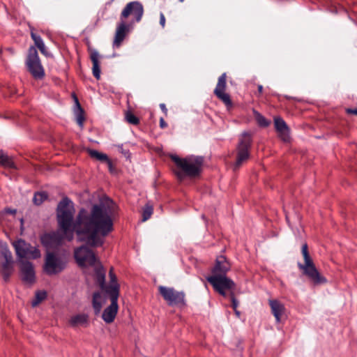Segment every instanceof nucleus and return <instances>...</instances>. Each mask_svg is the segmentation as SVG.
Listing matches in <instances>:
<instances>
[{
  "mask_svg": "<svg viewBox=\"0 0 357 357\" xmlns=\"http://www.w3.org/2000/svg\"><path fill=\"white\" fill-rule=\"evenodd\" d=\"M114 208V204L110 201L94 204L89 212L82 208L73 222V204L68 197H64L57 206L60 231L43 235L42 243L49 248H56L64 239L72 241L75 231L79 241L92 247L101 246L104 243L103 237L113 230Z\"/></svg>",
  "mask_w": 357,
  "mask_h": 357,
  "instance_id": "1",
  "label": "nucleus"
},
{
  "mask_svg": "<svg viewBox=\"0 0 357 357\" xmlns=\"http://www.w3.org/2000/svg\"><path fill=\"white\" fill-rule=\"evenodd\" d=\"M171 159L176 165L174 172L180 181L186 177H197L202 172L204 159L201 156L190 155L181 158L176 155H172Z\"/></svg>",
  "mask_w": 357,
  "mask_h": 357,
  "instance_id": "2",
  "label": "nucleus"
},
{
  "mask_svg": "<svg viewBox=\"0 0 357 357\" xmlns=\"http://www.w3.org/2000/svg\"><path fill=\"white\" fill-rule=\"evenodd\" d=\"M302 255L304 259V264L298 263V266L303 271V273L315 284L325 283L326 280L319 273L315 267L308 252V248L306 243L303 244L302 246Z\"/></svg>",
  "mask_w": 357,
  "mask_h": 357,
  "instance_id": "3",
  "label": "nucleus"
},
{
  "mask_svg": "<svg viewBox=\"0 0 357 357\" xmlns=\"http://www.w3.org/2000/svg\"><path fill=\"white\" fill-rule=\"evenodd\" d=\"M206 280L213 286L214 290L224 297L235 291V282L225 275H212L207 277Z\"/></svg>",
  "mask_w": 357,
  "mask_h": 357,
  "instance_id": "4",
  "label": "nucleus"
},
{
  "mask_svg": "<svg viewBox=\"0 0 357 357\" xmlns=\"http://www.w3.org/2000/svg\"><path fill=\"white\" fill-rule=\"evenodd\" d=\"M119 286L114 284L111 287H108L106 293L110 296L111 304L105 309L102 317L106 323H112L118 311L117 301L119 298Z\"/></svg>",
  "mask_w": 357,
  "mask_h": 357,
  "instance_id": "5",
  "label": "nucleus"
},
{
  "mask_svg": "<svg viewBox=\"0 0 357 357\" xmlns=\"http://www.w3.org/2000/svg\"><path fill=\"white\" fill-rule=\"evenodd\" d=\"M252 144V136L250 132H245L239 137L237 146V157L234 169L238 168L250 156L249 149Z\"/></svg>",
  "mask_w": 357,
  "mask_h": 357,
  "instance_id": "6",
  "label": "nucleus"
},
{
  "mask_svg": "<svg viewBox=\"0 0 357 357\" xmlns=\"http://www.w3.org/2000/svg\"><path fill=\"white\" fill-rule=\"evenodd\" d=\"M66 260L52 252H47L44 264V271L49 275L61 273L66 266Z\"/></svg>",
  "mask_w": 357,
  "mask_h": 357,
  "instance_id": "7",
  "label": "nucleus"
},
{
  "mask_svg": "<svg viewBox=\"0 0 357 357\" xmlns=\"http://www.w3.org/2000/svg\"><path fill=\"white\" fill-rule=\"evenodd\" d=\"M16 254L20 260L26 259H36L40 257L39 250L30 244L26 243L24 240H18L13 243Z\"/></svg>",
  "mask_w": 357,
  "mask_h": 357,
  "instance_id": "8",
  "label": "nucleus"
},
{
  "mask_svg": "<svg viewBox=\"0 0 357 357\" xmlns=\"http://www.w3.org/2000/svg\"><path fill=\"white\" fill-rule=\"evenodd\" d=\"M74 256L80 267L93 266L98 261L94 252L86 245L76 248Z\"/></svg>",
  "mask_w": 357,
  "mask_h": 357,
  "instance_id": "9",
  "label": "nucleus"
},
{
  "mask_svg": "<svg viewBox=\"0 0 357 357\" xmlns=\"http://www.w3.org/2000/svg\"><path fill=\"white\" fill-rule=\"evenodd\" d=\"M26 63L29 71L34 78L41 79L44 77V69L40 63L37 50L34 47L29 48Z\"/></svg>",
  "mask_w": 357,
  "mask_h": 357,
  "instance_id": "10",
  "label": "nucleus"
},
{
  "mask_svg": "<svg viewBox=\"0 0 357 357\" xmlns=\"http://www.w3.org/2000/svg\"><path fill=\"white\" fill-rule=\"evenodd\" d=\"M144 14L143 6L138 1H130L122 10L120 20L125 21L129 17H132L130 24L141 21Z\"/></svg>",
  "mask_w": 357,
  "mask_h": 357,
  "instance_id": "11",
  "label": "nucleus"
},
{
  "mask_svg": "<svg viewBox=\"0 0 357 357\" xmlns=\"http://www.w3.org/2000/svg\"><path fill=\"white\" fill-rule=\"evenodd\" d=\"M158 290L162 298L169 305H185V294L172 287L159 286Z\"/></svg>",
  "mask_w": 357,
  "mask_h": 357,
  "instance_id": "12",
  "label": "nucleus"
},
{
  "mask_svg": "<svg viewBox=\"0 0 357 357\" xmlns=\"http://www.w3.org/2000/svg\"><path fill=\"white\" fill-rule=\"evenodd\" d=\"M12 254L6 244H0V269L6 280L13 270Z\"/></svg>",
  "mask_w": 357,
  "mask_h": 357,
  "instance_id": "13",
  "label": "nucleus"
},
{
  "mask_svg": "<svg viewBox=\"0 0 357 357\" xmlns=\"http://www.w3.org/2000/svg\"><path fill=\"white\" fill-rule=\"evenodd\" d=\"M227 86V75L225 73H222L218 78L216 87L214 90V94L218 99L222 100L227 107H231L232 102L230 96L228 93H225Z\"/></svg>",
  "mask_w": 357,
  "mask_h": 357,
  "instance_id": "14",
  "label": "nucleus"
},
{
  "mask_svg": "<svg viewBox=\"0 0 357 357\" xmlns=\"http://www.w3.org/2000/svg\"><path fill=\"white\" fill-rule=\"evenodd\" d=\"M131 26V24H126L125 21L120 20V22L116 26L113 41V46L114 47H119L121 46L126 36L129 33Z\"/></svg>",
  "mask_w": 357,
  "mask_h": 357,
  "instance_id": "15",
  "label": "nucleus"
},
{
  "mask_svg": "<svg viewBox=\"0 0 357 357\" xmlns=\"http://www.w3.org/2000/svg\"><path fill=\"white\" fill-rule=\"evenodd\" d=\"M131 26V24H126L125 21L120 20V22L116 26L113 41V46L114 47H119L121 46L126 36L129 33Z\"/></svg>",
  "mask_w": 357,
  "mask_h": 357,
  "instance_id": "16",
  "label": "nucleus"
},
{
  "mask_svg": "<svg viewBox=\"0 0 357 357\" xmlns=\"http://www.w3.org/2000/svg\"><path fill=\"white\" fill-rule=\"evenodd\" d=\"M20 272L23 281L32 283L35 280V271L32 263L26 260H20Z\"/></svg>",
  "mask_w": 357,
  "mask_h": 357,
  "instance_id": "17",
  "label": "nucleus"
},
{
  "mask_svg": "<svg viewBox=\"0 0 357 357\" xmlns=\"http://www.w3.org/2000/svg\"><path fill=\"white\" fill-rule=\"evenodd\" d=\"M231 266L224 256L217 257L215 264L212 269V275H225L230 270Z\"/></svg>",
  "mask_w": 357,
  "mask_h": 357,
  "instance_id": "18",
  "label": "nucleus"
},
{
  "mask_svg": "<svg viewBox=\"0 0 357 357\" xmlns=\"http://www.w3.org/2000/svg\"><path fill=\"white\" fill-rule=\"evenodd\" d=\"M268 303L276 321L280 322L282 317L285 314L284 305L277 299H270Z\"/></svg>",
  "mask_w": 357,
  "mask_h": 357,
  "instance_id": "19",
  "label": "nucleus"
},
{
  "mask_svg": "<svg viewBox=\"0 0 357 357\" xmlns=\"http://www.w3.org/2000/svg\"><path fill=\"white\" fill-rule=\"evenodd\" d=\"M274 124L280 137L284 142L289 139V130L284 121L280 117H275Z\"/></svg>",
  "mask_w": 357,
  "mask_h": 357,
  "instance_id": "20",
  "label": "nucleus"
},
{
  "mask_svg": "<svg viewBox=\"0 0 357 357\" xmlns=\"http://www.w3.org/2000/svg\"><path fill=\"white\" fill-rule=\"evenodd\" d=\"M93 267H94L95 269L96 278L98 283L102 289H105L106 291L108 287H105V272L103 269V267L99 264L98 261L96 263V265Z\"/></svg>",
  "mask_w": 357,
  "mask_h": 357,
  "instance_id": "21",
  "label": "nucleus"
},
{
  "mask_svg": "<svg viewBox=\"0 0 357 357\" xmlns=\"http://www.w3.org/2000/svg\"><path fill=\"white\" fill-rule=\"evenodd\" d=\"M88 319V315L85 314H78L70 317L69 324L72 327L84 326L87 324Z\"/></svg>",
  "mask_w": 357,
  "mask_h": 357,
  "instance_id": "22",
  "label": "nucleus"
},
{
  "mask_svg": "<svg viewBox=\"0 0 357 357\" xmlns=\"http://www.w3.org/2000/svg\"><path fill=\"white\" fill-rule=\"evenodd\" d=\"M100 55L98 52L93 51L91 53V60L93 63V75L97 79H99L100 78V62H99Z\"/></svg>",
  "mask_w": 357,
  "mask_h": 357,
  "instance_id": "23",
  "label": "nucleus"
},
{
  "mask_svg": "<svg viewBox=\"0 0 357 357\" xmlns=\"http://www.w3.org/2000/svg\"><path fill=\"white\" fill-rule=\"evenodd\" d=\"M75 107L74 109V112H75V117H76V121L80 128H83L84 121L85 120V118L84 116V110L82 109V108L78 101V99L76 97H75Z\"/></svg>",
  "mask_w": 357,
  "mask_h": 357,
  "instance_id": "24",
  "label": "nucleus"
},
{
  "mask_svg": "<svg viewBox=\"0 0 357 357\" xmlns=\"http://www.w3.org/2000/svg\"><path fill=\"white\" fill-rule=\"evenodd\" d=\"M31 38L33 40L36 46L40 50V52L45 56H48L49 54L47 52L45 45L41 37L40 36L36 35L33 31L31 32Z\"/></svg>",
  "mask_w": 357,
  "mask_h": 357,
  "instance_id": "25",
  "label": "nucleus"
},
{
  "mask_svg": "<svg viewBox=\"0 0 357 357\" xmlns=\"http://www.w3.org/2000/svg\"><path fill=\"white\" fill-rule=\"evenodd\" d=\"M88 153L91 158H96V160L100 161L106 162L108 164L109 167L112 166V163L106 154L100 153L98 151L92 149H89L88 151Z\"/></svg>",
  "mask_w": 357,
  "mask_h": 357,
  "instance_id": "26",
  "label": "nucleus"
},
{
  "mask_svg": "<svg viewBox=\"0 0 357 357\" xmlns=\"http://www.w3.org/2000/svg\"><path fill=\"white\" fill-rule=\"evenodd\" d=\"M0 165L8 168L15 167L11 158L2 151H0Z\"/></svg>",
  "mask_w": 357,
  "mask_h": 357,
  "instance_id": "27",
  "label": "nucleus"
},
{
  "mask_svg": "<svg viewBox=\"0 0 357 357\" xmlns=\"http://www.w3.org/2000/svg\"><path fill=\"white\" fill-rule=\"evenodd\" d=\"M102 298L101 294L99 292H96L93 296V307L95 310V313L98 314L100 312L102 307Z\"/></svg>",
  "mask_w": 357,
  "mask_h": 357,
  "instance_id": "28",
  "label": "nucleus"
},
{
  "mask_svg": "<svg viewBox=\"0 0 357 357\" xmlns=\"http://www.w3.org/2000/svg\"><path fill=\"white\" fill-rule=\"evenodd\" d=\"M153 205L148 202L142 210V221L149 220L153 214Z\"/></svg>",
  "mask_w": 357,
  "mask_h": 357,
  "instance_id": "29",
  "label": "nucleus"
},
{
  "mask_svg": "<svg viewBox=\"0 0 357 357\" xmlns=\"http://www.w3.org/2000/svg\"><path fill=\"white\" fill-rule=\"evenodd\" d=\"M47 199V194L45 192H38L34 194L33 202L36 205H40Z\"/></svg>",
  "mask_w": 357,
  "mask_h": 357,
  "instance_id": "30",
  "label": "nucleus"
},
{
  "mask_svg": "<svg viewBox=\"0 0 357 357\" xmlns=\"http://www.w3.org/2000/svg\"><path fill=\"white\" fill-rule=\"evenodd\" d=\"M255 116L260 126L266 127L270 124V121H268L264 116L257 112H255Z\"/></svg>",
  "mask_w": 357,
  "mask_h": 357,
  "instance_id": "31",
  "label": "nucleus"
},
{
  "mask_svg": "<svg viewBox=\"0 0 357 357\" xmlns=\"http://www.w3.org/2000/svg\"><path fill=\"white\" fill-rule=\"evenodd\" d=\"M46 298V292L38 291L36 294L34 300L31 302L33 307L37 306L42 301Z\"/></svg>",
  "mask_w": 357,
  "mask_h": 357,
  "instance_id": "32",
  "label": "nucleus"
},
{
  "mask_svg": "<svg viewBox=\"0 0 357 357\" xmlns=\"http://www.w3.org/2000/svg\"><path fill=\"white\" fill-rule=\"evenodd\" d=\"M126 121L132 124V125H137L139 123V119L138 118H137L133 114H132L131 112H126Z\"/></svg>",
  "mask_w": 357,
  "mask_h": 357,
  "instance_id": "33",
  "label": "nucleus"
},
{
  "mask_svg": "<svg viewBox=\"0 0 357 357\" xmlns=\"http://www.w3.org/2000/svg\"><path fill=\"white\" fill-rule=\"evenodd\" d=\"M234 292L235 291H233L230 294H229L228 296H229L230 298H231V303H232V307L234 310H236V309L237 308L238 305V302L237 301V300L235 298V296H234Z\"/></svg>",
  "mask_w": 357,
  "mask_h": 357,
  "instance_id": "34",
  "label": "nucleus"
},
{
  "mask_svg": "<svg viewBox=\"0 0 357 357\" xmlns=\"http://www.w3.org/2000/svg\"><path fill=\"white\" fill-rule=\"evenodd\" d=\"M109 277L111 279V284L109 287H111L112 284H116L119 286V284H117V282H116V278L112 272V268L109 271Z\"/></svg>",
  "mask_w": 357,
  "mask_h": 357,
  "instance_id": "35",
  "label": "nucleus"
},
{
  "mask_svg": "<svg viewBox=\"0 0 357 357\" xmlns=\"http://www.w3.org/2000/svg\"><path fill=\"white\" fill-rule=\"evenodd\" d=\"M160 24L162 27H165V17L162 13L160 14Z\"/></svg>",
  "mask_w": 357,
  "mask_h": 357,
  "instance_id": "36",
  "label": "nucleus"
},
{
  "mask_svg": "<svg viewBox=\"0 0 357 357\" xmlns=\"http://www.w3.org/2000/svg\"><path fill=\"white\" fill-rule=\"evenodd\" d=\"M160 126L161 128H165L167 127V123L165 121L163 118L160 119Z\"/></svg>",
  "mask_w": 357,
  "mask_h": 357,
  "instance_id": "37",
  "label": "nucleus"
},
{
  "mask_svg": "<svg viewBox=\"0 0 357 357\" xmlns=\"http://www.w3.org/2000/svg\"><path fill=\"white\" fill-rule=\"evenodd\" d=\"M160 107L161 110L164 112L165 115L167 116V109L164 103H161L160 105Z\"/></svg>",
  "mask_w": 357,
  "mask_h": 357,
  "instance_id": "38",
  "label": "nucleus"
},
{
  "mask_svg": "<svg viewBox=\"0 0 357 357\" xmlns=\"http://www.w3.org/2000/svg\"><path fill=\"white\" fill-rule=\"evenodd\" d=\"M346 112L347 114H356L357 115V109H347Z\"/></svg>",
  "mask_w": 357,
  "mask_h": 357,
  "instance_id": "39",
  "label": "nucleus"
},
{
  "mask_svg": "<svg viewBox=\"0 0 357 357\" xmlns=\"http://www.w3.org/2000/svg\"><path fill=\"white\" fill-rule=\"evenodd\" d=\"M5 212L10 214H15L16 210L11 208H5Z\"/></svg>",
  "mask_w": 357,
  "mask_h": 357,
  "instance_id": "40",
  "label": "nucleus"
},
{
  "mask_svg": "<svg viewBox=\"0 0 357 357\" xmlns=\"http://www.w3.org/2000/svg\"><path fill=\"white\" fill-rule=\"evenodd\" d=\"M258 91L259 93H262L263 91V86L261 85L258 86Z\"/></svg>",
  "mask_w": 357,
  "mask_h": 357,
  "instance_id": "41",
  "label": "nucleus"
},
{
  "mask_svg": "<svg viewBox=\"0 0 357 357\" xmlns=\"http://www.w3.org/2000/svg\"><path fill=\"white\" fill-rule=\"evenodd\" d=\"M234 311H235L236 314L238 317H239V316H240V312L237 310V308H236V310H234Z\"/></svg>",
  "mask_w": 357,
  "mask_h": 357,
  "instance_id": "42",
  "label": "nucleus"
}]
</instances>
